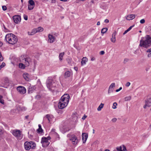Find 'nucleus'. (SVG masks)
Segmentation results:
<instances>
[{
    "instance_id": "obj_1",
    "label": "nucleus",
    "mask_w": 151,
    "mask_h": 151,
    "mask_svg": "<svg viewBox=\"0 0 151 151\" xmlns=\"http://www.w3.org/2000/svg\"><path fill=\"white\" fill-rule=\"evenodd\" d=\"M139 47L147 49L151 47V37L148 35L142 37L139 41Z\"/></svg>"
},
{
    "instance_id": "obj_2",
    "label": "nucleus",
    "mask_w": 151,
    "mask_h": 151,
    "mask_svg": "<svg viewBox=\"0 0 151 151\" xmlns=\"http://www.w3.org/2000/svg\"><path fill=\"white\" fill-rule=\"evenodd\" d=\"M5 39L9 43L14 45L18 41L17 37L12 33L8 34L5 36Z\"/></svg>"
},
{
    "instance_id": "obj_3",
    "label": "nucleus",
    "mask_w": 151,
    "mask_h": 151,
    "mask_svg": "<svg viewBox=\"0 0 151 151\" xmlns=\"http://www.w3.org/2000/svg\"><path fill=\"white\" fill-rule=\"evenodd\" d=\"M24 147L26 150H29L30 149H35L36 147V144L32 141H26L24 143Z\"/></svg>"
},
{
    "instance_id": "obj_4",
    "label": "nucleus",
    "mask_w": 151,
    "mask_h": 151,
    "mask_svg": "<svg viewBox=\"0 0 151 151\" xmlns=\"http://www.w3.org/2000/svg\"><path fill=\"white\" fill-rule=\"evenodd\" d=\"M23 60H24L25 63L27 65H29V63H31L32 62L31 59L29 57H27L26 55L24 54L22 55L19 58V61L22 62Z\"/></svg>"
},
{
    "instance_id": "obj_5",
    "label": "nucleus",
    "mask_w": 151,
    "mask_h": 151,
    "mask_svg": "<svg viewBox=\"0 0 151 151\" xmlns=\"http://www.w3.org/2000/svg\"><path fill=\"white\" fill-rule=\"evenodd\" d=\"M51 139V137L49 136L47 137H43L42 138L41 143L42 144L43 147H46L49 145L50 142L48 140Z\"/></svg>"
},
{
    "instance_id": "obj_6",
    "label": "nucleus",
    "mask_w": 151,
    "mask_h": 151,
    "mask_svg": "<svg viewBox=\"0 0 151 151\" xmlns=\"http://www.w3.org/2000/svg\"><path fill=\"white\" fill-rule=\"evenodd\" d=\"M67 136L68 137H69L70 140L72 141L73 145H76L79 142L77 137L74 135H70V134H68Z\"/></svg>"
},
{
    "instance_id": "obj_7",
    "label": "nucleus",
    "mask_w": 151,
    "mask_h": 151,
    "mask_svg": "<svg viewBox=\"0 0 151 151\" xmlns=\"http://www.w3.org/2000/svg\"><path fill=\"white\" fill-rule=\"evenodd\" d=\"M150 106H151V97L148 98L145 100V104L143 107L145 109L147 107H150Z\"/></svg>"
},
{
    "instance_id": "obj_8",
    "label": "nucleus",
    "mask_w": 151,
    "mask_h": 151,
    "mask_svg": "<svg viewBox=\"0 0 151 151\" xmlns=\"http://www.w3.org/2000/svg\"><path fill=\"white\" fill-rule=\"evenodd\" d=\"M48 38V41L50 43L54 42L55 39V37L50 34L49 35Z\"/></svg>"
},
{
    "instance_id": "obj_9",
    "label": "nucleus",
    "mask_w": 151,
    "mask_h": 151,
    "mask_svg": "<svg viewBox=\"0 0 151 151\" xmlns=\"http://www.w3.org/2000/svg\"><path fill=\"white\" fill-rule=\"evenodd\" d=\"M22 62L24 63V64L22 63H19V68H21L22 69H25L26 67H28L30 63H29V65H26V63H25V62L22 61Z\"/></svg>"
},
{
    "instance_id": "obj_10",
    "label": "nucleus",
    "mask_w": 151,
    "mask_h": 151,
    "mask_svg": "<svg viewBox=\"0 0 151 151\" xmlns=\"http://www.w3.org/2000/svg\"><path fill=\"white\" fill-rule=\"evenodd\" d=\"M135 16L134 14H129L126 17V19L127 20H132L135 18Z\"/></svg>"
},
{
    "instance_id": "obj_11",
    "label": "nucleus",
    "mask_w": 151,
    "mask_h": 151,
    "mask_svg": "<svg viewBox=\"0 0 151 151\" xmlns=\"http://www.w3.org/2000/svg\"><path fill=\"white\" fill-rule=\"evenodd\" d=\"M54 83H55L51 77H49L48 78L46 81V84L47 85H52Z\"/></svg>"
},
{
    "instance_id": "obj_12",
    "label": "nucleus",
    "mask_w": 151,
    "mask_h": 151,
    "mask_svg": "<svg viewBox=\"0 0 151 151\" xmlns=\"http://www.w3.org/2000/svg\"><path fill=\"white\" fill-rule=\"evenodd\" d=\"M66 104L67 103L66 102H64V104H62L61 102H59L58 106L59 109H62L67 106V105Z\"/></svg>"
},
{
    "instance_id": "obj_13",
    "label": "nucleus",
    "mask_w": 151,
    "mask_h": 151,
    "mask_svg": "<svg viewBox=\"0 0 151 151\" xmlns=\"http://www.w3.org/2000/svg\"><path fill=\"white\" fill-rule=\"evenodd\" d=\"M82 139L83 143H84L86 142L88 137V134L86 133H83L82 134Z\"/></svg>"
},
{
    "instance_id": "obj_14",
    "label": "nucleus",
    "mask_w": 151,
    "mask_h": 151,
    "mask_svg": "<svg viewBox=\"0 0 151 151\" xmlns=\"http://www.w3.org/2000/svg\"><path fill=\"white\" fill-rule=\"evenodd\" d=\"M72 75L73 73L72 72L67 71L65 72L64 75V76L65 78H66L70 77Z\"/></svg>"
},
{
    "instance_id": "obj_15",
    "label": "nucleus",
    "mask_w": 151,
    "mask_h": 151,
    "mask_svg": "<svg viewBox=\"0 0 151 151\" xmlns=\"http://www.w3.org/2000/svg\"><path fill=\"white\" fill-rule=\"evenodd\" d=\"M116 34V31H115L112 34L111 37V41L113 43H115L116 42V37L115 36Z\"/></svg>"
},
{
    "instance_id": "obj_16",
    "label": "nucleus",
    "mask_w": 151,
    "mask_h": 151,
    "mask_svg": "<svg viewBox=\"0 0 151 151\" xmlns=\"http://www.w3.org/2000/svg\"><path fill=\"white\" fill-rule=\"evenodd\" d=\"M26 92V89L23 86H19V93L22 94H24Z\"/></svg>"
},
{
    "instance_id": "obj_17",
    "label": "nucleus",
    "mask_w": 151,
    "mask_h": 151,
    "mask_svg": "<svg viewBox=\"0 0 151 151\" xmlns=\"http://www.w3.org/2000/svg\"><path fill=\"white\" fill-rule=\"evenodd\" d=\"M145 54L148 58L151 57V48L147 49L145 51Z\"/></svg>"
},
{
    "instance_id": "obj_18",
    "label": "nucleus",
    "mask_w": 151,
    "mask_h": 151,
    "mask_svg": "<svg viewBox=\"0 0 151 151\" xmlns=\"http://www.w3.org/2000/svg\"><path fill=\"white\" fill-rule=\"evenodd\" d=\"M12 134L14 136L18 137L19 135V130H14L12 131Z\"/></svg>"
},
{
    "instance_id": "obj_19",
    "label": "nucleus",
    "mask_w": 151,
    "mask_h": 151,
    "mask_svg": "<svg viewBox=\"0 0 151 151\" xmlns=\"http://www.w3.org/2000/svg\"><path fill=\"white\" fill-rule=\"evenodd\" d=\"M13 19L14 22L15 23L17 24L19 21V15H16L14 16L13 17Z\"/></svg>"
},
{
    "instance_id": "obj_20",
    "label": "nucleus",
    "mask_w": 151,
    "mask_h": 151,
    "mask_svg": "<svg viewBox=\"0 0 151 151\" xmlns=\"http://www.w3.org/2000/svg\"><path fill=\"white\" fill-rule=\"evenodd\" d=\"M115 86H110L108 91V93L109 94H110L113 92Z\"/></svg>"
},
{
    "instance_id": "obj_21",
    "label": "nucleus",
    "mask_w": 151,
    "mask_h": 151,
    "mask_svg": "<svg viewBox=\"0 0 151 151\" xmlns=\"http://www.w3.org/2000/svg\"><path fill=\"white\" fill-rule=\"evenodd\" d=\"M65 98H62L61 97V99H60L59 102H61L62 104H64V102L65 103H67V105H68L69 102L68 100L67 99H64Z\"/></svg>"
},
{
    "instance_id": "obj_22",
    "label": "nucleus",
    "mask_w": 151,
    "mask_h": 151,
    "mask_svg": "<svg viewBox=\"0 0 151 151\" xmlns=\"http://www.w3.org/2000/svg\"><path fill=\"white\" fill-rule=\"evenodd\" d=\"M88 60V59L86 57H83L82 59V61L81 62V65H83L86 64V62H87Z\"/></svg>"
},
{
    "instance_id": "obj_23",
    "label": "nucleus",
    "mask_w": 151,
    "mask_h": 151,
    "mask_svg": "<svg viewBox=\"0 0 151 151\" xmlns=\"http://www.w3.org/2000/svg\"><path fill=\"white\" fill-rule=\"evenodd\" d=\"M23 77L24 79L27 81H28L29 79V76L28 74L25 73L23 74Z\"/></svg>"
},
{
    "instance_id": "obj_24",
    "label": "nucleus",
    "mask_w": 151,
    "mask_h": 151,
    "mask_svg": "<svg viewBox=\"0 0 151 151\" xmlns=\"http://www.w3.org/2000/svg\"><path fill=\"white\" fill-rule=\"evenodd\" d=\"M35 86H29V89L28 90V92L32 93V91L35 89Z\"/></svg>"
},
{
    "instance_id": "obj_25",
    "label": "nucleus",
    "mask_w": 151,
    "mask_h": 151,
    "mask_svg": "<svg viewBox=\"0 0 151 151\" xmlns=\"http://www.w3.org/2000/svg\"><path fill=\"white\" fill-rule=\"evenodd\" d=\"M39 128L37 129V133L39 134L42 133L43 132V130L42 129L41 126L40 124L38 125Z\"/></svg>"
},
{
    "instance_id": "obj_26",
    "label": "nucleus",
    "mask_w": 151,
    "mask_h": 151,
    "mask_svg": "<svg viewBox=\"0 0 151 151\" xmlns=\"http://www.w3.org/2000/svg\"><path fill=\"white\" fill-rule=\"evenodd\" d=\"M70 129L71 128L68 127L64 126L63 128V132L65 133L70 130Z\"/></svg>"
},
{
    "instance_id": "obj_27",
    "label": "nucleus",
    "mask_w": 151,
    "mask_h": 151,
    "mask_svg": "<svg viewBox=\"0 0 151 151\" xmlns=\"http://www.w3.org/2000/svg\"><path fill=\"white\" fill-rule=\"evenodd\" d=\"M36 33L37 32H40L43 31V28L40 27H38L37 28L35 29Z\"/></svg>"
},
{
    "instance_id": "obj_28",
    "label": "nucleus",
    "mask_w": 151,
    "mask_h": 151,
    "mask_svg": "<svg viewBox=\"0 0 151 151\" xmlns=\"http://www.w3.org/2000/svg\"><path fill=\"white\" fill-rule=\"evenodd\" d=\"M14 64L18 66L19 65V59L18 58H14Z\"/></svg>"
},
{
    "instance_id": "obj_29",
    "label": "nucleus",
    "mask_w": 151,
    "mask_h": 151,
    "mask_svg": "<svg viewBox=\"0 0 151 151\" xmlns=\"http://www.w3.org/2000/svg\"><path fill=\"white\" fill-rule=\"evenodd\" d=\"M36 33V31H35V29L32 30L31 32H28V34L29 35H34Z\"/></svg>"
},
{
    "instance_id": "obj_30",
    "label": "nucleus",
    "mask_w": 151,
    "mask_h": 151,
    "mask_svg": "<svg viewBox=\"0 0 151 151\" xmlns=\"http://www.w3.org/2000/svg\"><path fill=\"white\" fill-rule=\"evenodd\" d=\"M62 98H65L64 99H67L68 100V101H69V99L70 98V96L68 94H66L63 95L62 97Z\"/></svg>"
},
{
    "instance_id": "obj_31",
    "label": "nucleus",
    "mask_w": 151,
    "mask_h": 151,
    "mask_svg": "<svg viewBox=\"0 0 151 151\" xmlns=\"http://www.w3.org/2000/svg\"><path fill=\"white\" fill-rule=\"evenodd\" d=\"M47 86L50 91H53L55 90L54 89L55 88L54 86Z\"/></svg>"
},
{
    "instance_id": "obj_32",
    "label": "nucleus",
    "mask_w": 151,
    "mask_h": 151,
    "mask_svg": "<svg viewBox=\"0 0 151 151\" xmlns=\"http://www.w3.org/2000/svg\"><path fill=\"white\" fill-rule=\"evenodd\" d=\"M4 84H8L9 85V84H11V83L10 82H9V81L8 80V79L7 78H5L4 79Z\"/></svg>"
},
{
    "instance_id": "obj_33",
    "label": "nucleus",
    "mask_w": 151,
    "mask_h": 151,
    "mask_svg": "<svg viewBox=\"0 0 151 151\" xmlns=\"http://www.w3.org/2000/svg\"><path fill=\"white\" fill-rule=\"evenodd\" d=\"M104 106V104L101 103V104L97 108V110L98 111H100L101 110V109L103 108Z\"/></svg>"
},
{
    "instance_id": "obj_34",
    "label": "nucleus",
    "mask_w": 151,
    "mask_h": 151,
    "mask_svg": "<svg viewBox=\"0 0 151 151\" xmlns=\"http://www.w3.org/2000/svg\"><path fill=\"white\" fill-rule=\"evenodd\" d=\"M29 5L35 6V2L33 0H29Z\"/></svg>"
},
{
    "instance_id": "obj_35",
    "label": "nucleus",
    "mask_w": 151,
    "mask_h": 151,
    "mask_svg": "<svg viewBox=\"0 0 151 151\" xmlns=\"http://www.w3.org/2000/svg\"><path fill=\"white\" fill-rule=\"evenodd\" d=\"M108 29L106 27L102 29L101 30V33L103 34L105 33L107 30Z\"/></svg>"
},
{
    "instance_id": "obj_36",
    "label": "nucleus",
    "mask_w": 151,
    "mask_h": 151,
    "mask_svg": "<svg viewBox=\"0 0 151 151\" xmlns=\"http://www.w3.org/2000/svg\"><path fill=\"white\" fill-rule=\"evenodd\" d=\"M64 54V52H61L59 55V59L61 61L62 60V58Z\"/></svg>"
},
{
    "instance_id": "obj_37",
    "label": "nucleus",
    "mask_w": 151,
    "mask_h": 151,
    "mask_svg": "<svg viewBox=\"0 0 151 151\" xmlns=\"http://www.w3.org/2000/svg\"><path fill=\"white\" fill-rule=\"evenodd\" d=\"M35 6H32L31 5H28V9L29 10H31L32 9L34 8V7Z\"/></svg>"
},
{
    "instance_id": "obj_38",
    "label": "nucleus",
    "mask_w": 151,
    "mask_h": 151,
    "mask_svg": "<svg viewBox=\"0 0 151 151\" xmlns=\"http://www.w3.org/2000/svg\"><path fill=\"white\" fill-rule=\"evenodd\" d=\"M2 96L0 95V102L2 104H4V101L2 99Z\"/></svg>"
},
{
    "instance_id": "obj_39",
    "label": "nucleus",
    "mask_w": 151,
    "mask_h": 151,
    "mask_svg": "<svg viewBox=\"0 0 151 151\" xmlns=\"http://www.w3.org/2000/svg\"><path fill=\"white\" fill-rule=\"evenodd\" d=\"M45 118L47 119V120L49 122H50V116L49 114H47L45 116Z\"/></svg>"
},
{
    "instance_id": "obj_40",
    "label": "nucleus",
    "mask_w": 151,
    "mask_h": 151,
    "mask_svg": "<svg viewBox=\"0 0 151 151\" xmlns=\"http://www.w3.org/2000/svg\"><path fill=\"white\" fill-rule=\"evenodd\" d=\"M131 99V97L130 96L126 97L124 98L125 101H127L130 100Z\"/></svg>"
},
{
    "instance_id": "obj_41",
    "label": "nucleus",
    "mask_w": 151,
    "mask_h": 151,
    "mask_svg": "<svg viewBox=\"0 0 151 151\" xmlns=\"http://www.w3.org/2000/svg\"><path fill=\"white\" fill-rule=\"evenodd\" d=\"M122 147L121 146L119 147H117L116 148V149L117 151H122Z\"/></svg>"
},
{
    "instance_id": "obj_42",
    "label": "nucleus",
    "mask_w": 151,
    "mask_h": 151,
    "mask_svg": "<svg viewBox=\"0 0 151 151\" xmlns=\"http://www.w3.org/2000/svg\"><path fill=\"white\" fill-rule=\"evenodd\" d=\"M5 65V63L4 62H3L0 65V70L1 69L4 67Z\"/></svg>"
},
{
    "instance_id": "obj_43",
    "label": "nucleus",
    "mask_w": 151,
    "mask_h": 151,
    "mask_svg": "<svg viewBox=\"0 0 151 151\" xmlns=\"http://www.w3.org/2000/svg\"><path fill=\"white\" fill-rule=\"evenodd\" d=\"M117 105V104L116 102H114L113 104L112 108L114 109H115L116 108V106Z\"/></svg>"
},
{
    "instance_id": "obj_44",
    "label": "nucleus",
    "mask_w": 151,
    "mask_h": 151,
    "mask_svg": "<svg viewBox=\"0 0 151 151\" xmlns=\"http://www.w3.org/2000/svg\"><path fill=\"white\" fill-rule=\"evenodd\" d=\"M23 137V135L21 133L20 131L19 130V139H22Z\"/></svg>"
},
{
    "instance_id": "obj_45",
    "label": "nucleus",
    "mask_w": 151,
    "mask_h": 151,
    "mask_svg": "<svg viewBox=\"0 0 151 151\" xmlns=\"http://www.w3.org/2000/svg\"><path fill=\"white\" fill-rule=\"evenodd\" d=\"M129 59L128 58H125L124 60L123 63L124 64L126 63L127 62L129 61Z\"/></svg>"
},
{
    "instance_id": "obj_46",
    "label": "nucleus",
    "mask_w": 151,
    "mask_h": 151,
    "mask_svg": "<svg viewBox=\"0 0 151 151\" xmlns=\"http://www.w3.org/2000/svg\"><path fill=\"white\" fill-rule=\"evenodd\" d=\"M3 60V58L2 56L1 52H0V62H1Z\"/></svg>"
},
{
    "instance_id": "obj_47",
    "label": "nucleus",
    "mask_w": 151,
    "mask_h": 151,
    "mask_svg": "<svg viewBox=\"0 0 151 151\" xmlns=\"http://www.w3.org/2000/svg\"><path fill=\"white\" fill-rule=\"evenodd\" d=\"M122 147L123 150H122V151H125L127 150L126 147L124 145L122 146Z\"/></svg>"
},
{
    "instance_id": "obj_48",
    "label": "nucleus",
    "mask_w": 151,
    "mask_h": 151,
    "mask_svg": "<svg viewBox=\"0 0 151 151\" xmlns=\"http://www.w3.org/2000/svg\"><path fill=\"white\" fill-rule=\"evenodd\" d=\"M2 8L4 11H6L7 9V7L5 6H2Z\"/></svg>"
},
{
    "instance_id": "obj_49",
    "label": "nucleus",
    "mask_w": 151,
    "mask_h": 151,
    "mask_svg": "<svg viewBox=\"0 0 151 151\" xmlns=\"http://www.w3.org/2000/svg\"><path fill=\"white\" fill-rule=\"evenodd\" d=\"M145 22V21L144 19H142L140 21V23L141 24H143Z\"/></svg>"
},
{
    "instance_id": "obj_50",
    "label": "nucleus",
    "mask_w": 151,
    "mask_h": 151,
    "mask_svg": "<svg viewBox=\"0 0 151 151\" xmlns=\"http://www.w3.org/2000/svg\"><path fill=\"white\" fill-rule=\"evenodd\" d=\"M24 19L26 20H27L28 19V17L26 15H24Z\"/></svg>"
},
{
    "instance_id": "obj_51",
    "label": "nucleus",
    "mask_w": 151,
    "mask_h": 151,
    "mask_svg": "<svg viewBox=\"0 0 151 151\" xmlns=\"http://www.w3.org/2000/svg\"><path fill=\"white\" fill-rule=\"evenodd\" d=\"M26 108L24 107H23L22 108H20L19 107V111L20 110L23 111V110H25Z\"/></svg>"
},
{
    "instance_id": "obj_52",
    "label": "nucleus",
    "mask_w": 151,
    "mask_h": 151,
    "mask_svg": "<svg viewBox=\"0 0 151 151\" xmlns=\"http://www.w3.org/2000/svg\"><path fill=\"white\" fill-rule=\"evenodd\" d=\"M134 25L132 26H131L128 29H127L129 31L132 29V28L133 27H134Z\"/></svg>"
},
{
    "instance_id": "obj_53",
    "label": "nucleus",
    "mask_w": 151,
    "mask_h": 151,
    "mask_svg": "<svg viewBox=\"0 0 151 151\" xmlns=\"http://www.w3.org/2000/svg\"><path fill=\"white\" fill-rule=\"evenodd\" d=\"M105 53L104 51H101L100 52V54L101 55H103Z\"/></svg>"
},
{
    "instance_id": "obj_54",
    "label": "nucleus",
    "mask_w": 151,
    "mask_h": 151,
    "mask_svg": "<svg viewBox=\"0 0 151 151\" xmlns=\"http://www.w3.org/2000/svg\"><path fill=\"white\" fill-rule=\"evenodd\" d=\"M122 88L121 87H120L119 89H117L116 90V92H118L120 90H121L122 89Z\"/></svg>"
},
{
    "instance_id": "obj_55",
    "label": "nucleus",
    "mask_w": 151,
    "mask_h": 151,
    "mask_svg": "<svg viewBox=\"0 0 151 151\" xmlns=\"http://www.w3.org/2000/svg\"><path fill=\"white\" fill-rule=\"evenodd\" d=\"M117 119L116 118H114L112 119V121L113 122H115L116 121Z\"/></svg>"
},
{
    "instance_id": "obj_56",
    "label": "nucleus",
    "mask_w": 151,
    "mask_h": 151,
    "mask_svg": "<svg viewBox=\"0 0 151 151\" xmlns=\"http://www.w3.org/2000/svg\"><path fill=\"white\" fill-rule=\"evenodd\" d=\"M129 31L127 29V30H125L123 34L124 35H125Z\"/></svg>"
},
{
    "instance_id": "obj_57",
    "label": "nucleus",
    "mask_w": 151,
    "mask_h": 151,
    "mask_svg": "<svg viewBox=\"0 0 151 151\" xmlns=\"http://www.w3.org/2000/svg\"><path fill=\"white\" fill-rule=\"evenodd\" d=\"M109 20L108 19H106L104 20V22L106 23H107L109 22Z\"/></svg>"
},
{
    "instance_id": "obj_58",
    "label": "nucleus",
    "mask_w": 151,
    "mask_h": 151,
    "mask_svg": "<svg viewBox=\"0 0 151 151\" xmlns=\"http://www.w3.org/2000/svg\"><path fill=\"white\" fill-rule=\"evenodd\" d=\"M150 69V68L149 67H147L146 68L145 70L146 71H148Z\"/></svg>"
},
{
    "instance_id": "obj_59",
    "label": "nucleus",
    "mask_w": 151,
    "mask_h": 151,
    "mask_svg": "<svg viewBox=\"0 0 151 151\" xmlns=\"http://www.w3.org/2000/svg\"><path fill=\"white\" fill-rule=\"evenodd\" d=\"M37 84H41V83L39 79L37 81Z\"/></svg>"
},
{
    "instance_id": "obj_60",
    "label": "nucleus",
    "mask_w": 151,
    "mask_h": 151,
    "mask_svg": "<svg viewBox=\"0 0 151 151\" xmlns=\"http://www.w3.org/2000/svg\"><path fill=\"white\" fill-rule=\"evenodd\" d=\"M36 98H40V95H37L36 96Z\"/></svg>"
},
{
    "instance_id": "obj_61",
    "label": "nucleus",
    "mask_w": 151,
    "mask_h": 151,
    "mask_svg": "<svg viewBox=\"0 0 151 151\" xmlns=\"http://www.w3.org/2000/svg\"><path fill=\"white\" fill-rule=\"evenodd\" d=\"M87 117V116H86L85 115H84L83 117H82V119L83 120L85 119Z\"/></svg>"
},
{
    "instance_id": "obj_62",
    "label": "nucleus",
    "mask_w": 151,
    "mask_h": 151,
    "mask_svg": "<svg viewBox=\"0 0 151 151\" xmlns=\"http://www.w3.org/2000/svg\"><path fill=\"white\" fill-rule=\"evenodd\" d=\"M95 60V58H94V57L92 58L91 59V61H94V60Z\"/></svg>"
},
{
    "instance_id": "obj_63",
    "label": "nucleus",
    "mask_w": 151,
    "mask_h": 151,
    "mask_svg": "<svg viewBox=\"0 0 151 151\" xmlns=\"http://www.w3.org/2000/svg\"><path fill=\"white\" fill-rule=\"evenodd\" d=\"M130 83L129 82H127L126 84L125 85H130Z\"/></svg>"
},
{
    "instance_id": "obj_64",
    "label": "nucleus",
    "mask_w": 151,
    "mask_h": 151,
    "mask_svg": "<svg viewBox=\"0 0 151 151\" xmlns=\"http://www.w3.org/2000/svg\"><path fill=\"white\" fill-rule=\"evenodd\" d=\"M149 129H150L151 130V124H150L149 126Z\"/></svg>"
}]
</instances>
